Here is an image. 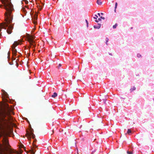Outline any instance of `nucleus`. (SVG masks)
Segmentation results:
<instances>
[{
    "mask_svg": "<svg viewBox=\"0 0 154 154\" xmlns=\"http://www.w3.org/2000/svg\"><path fill=\"white\" fill-rule=\"evenodd\" d=\"M13 109L11 106L5 103L3 106L0 103V154H18L14 149L11 148L7 136H10L15 124L11 113Z\"/></svg>",
    "mask_w": 154,
    "mask_h": 154,
    "instance_id": "obj_1",
    "label": "nucleus"
},
{
    "mask_svg": "<svg viewBox=\"0 0 154 154\" xmlns=\"http://www.w3.org/2000/svg\"><path fill=\"white\" fill-rule=\"evenodd\" d=\"M1 1L3 5L6 12L5 14L6 22L0 23V31L2 30V29L6 30L8 25L12 22L13 15H11V12L14 10L13 5L8 0H1ZM2 6V5H0V8Z\"/></svg>",
    "mask_w": 154,
    "mask_h": 154,
    "instance_id": "obj_2",
    "label": "nucleus"
},
{
    "mask_svg": "<svg viewBox=\"0 0 154 154\" xmlns=\"http://www.w3.org/2000/svg\"><path fill=\"white\" fill-rule=\"evenodd\" d=\"M26 38L27 40L29 43L30 46H29V48H32H32H35V42L33 41V39L35 38L34 35H31L29 34H28L27 35Z\"/></svg>",
    "mask_w": 154,
    "mask_h": 154,
    "instance_id": "obj_3",
    "label": "nucleus"
},
{
    "mask_svg": "<svg viewBox=\"0 0 154 154\" xmlns=\"http://www.w3.org/2000/svg\"><path fill=\"white\" fill-rule=\"evenodd\" d=\"M30 128L29 131L27 130L26 134V136L27 137L29 140H31V137H32L33 139H34L35 137V135L33 133L34 130L32 128L31 125H30Z\"/></svg>",
    "mask_w": 154,
    "mask_h": 154,
    "instance_id": "obj_4",
    "label": "nucleus"
},
{
    "mask_svg": "<svg viewBox=\"0 0 154 154\" xmlns=\"http://www.w3.org/2000/svg\"><path fill=\"white\" fill-rule=\"evenodd\" d=\"M21 42V41L20 40L18 41H15L14 43L12 44L11 47L12 50V54L13 56H16V53L17 52V50L15 48V47L20 44V43Z\"/></svg>",
    "mask_w": 154,
    "mask_h": 154,
    "instance_id": "obj_5",
    "label": "nucleus"
},
{
    "mask_svg": "<svg viewBox=\"0 0 154 154\" xmlns=\"http://www.w3.org/2000/svg\"><path fill=\"white\" fill-rule=\"evenodd\" d=\"M2 99L5 102H8V100L6 98L8 97V95L7 93L4 90H2Z\"/></svg>",
    "mask_w": 154,
    "mask_h": 154,
    "instance_id": "obj_6",
    "label": "nucleus"
},
{
    "mask_svg": "<svg viewBox=\"0 0 154 154\" xmlns=\"http://www.w3.org/2000/svg\"><path fill=\"white\" fill-rule=\"evenodd\" d=\"M8 28L6 30V31L8 34H11L12 32V31L13 29V27L12 26L10 25L8 26Z\"/></svg>",
    "mask_w": 154,
    "mask_h": 154,
    "instance_id": "obj_7",
    "label": "nucleus"
},
{
    "mask_svg": "<svg viewBox=\"0 0 154 154\" xmlns=\"http://www.w3.org/2000/svg\"><path fill=\"white\" fill-rule=\"evenodd\" d=\"M37 20V16H36L35 17H34V19H33V23L34 24H36V20Z\"/></svg>",
    "mask_w": 154,
    "mask_h": 154,
    "instance_id": "obj_8",
    "label": "nucleus"
},
{
    "mask_svg": "<svg viewBox=\"0 0 154 154\" xmlns=\"http://www.w3.org/2000/svg\"><path fill=\"white\" fill-rule=\"evenodd\" d=\"M98 24H99V26H94V28L97 29H99L101 27V25L100 24H99V23H98Z\"/></svg>",
    "mask_w": 154,
    "mask_h": 154,
    "instance_id": "obj_9",
    "label": "nucleus"
},
{
    "mask_svg": "<svg viewBox=\"0 0 154 154\" xmlns=\"http://www.w3.org/2000/svg\"><path fill=\"white\" fill-rule=\"evenodd\" d=\"M97 3L99 5H101L102 4V2L101 0H97Z\"/></svg>",
    "mask_w": 154,
    "mask_h": 154,
    "instance_id": "obj_10",
    "label": "nucleus"
},
{
    "mask_svg": "<svg viewBox=\"0 0 154 154\" xmlns=\"http://www.w3.org/2000/svg\"><path fill=\"white\" fill-rule=\"evenodd\" d=\"M57 96V94L56 92H54L53 94L52 95V97L55 98Z\"/></svg>",
    "mask_w": 154,
    "mask_h": 154,
    "instance_id": "obj_11",
    "label": "nucleus"
},
{
    "mask_svg": "<svg viewBox=\"0 0 154 154\" xmlns=\"http://www.w3.org/2000/svg\"><path fill=\"white\" fill-rule=\"evenodd\" d=\"M131 130L130 129H128V131H127V133L125 134H128L129 135H130V134L131 133Z\"/></svg>",
    "mask_w": 154,
    "mask_h": 154,
    "instance_id": "obj_12",
    "label": "nucleus"
},
{
    "mask_svg": "<svg viewBox=\"0 0 154 154\" xmlns=\"http://www.w3.org/2000/svg\"><path fill=\"white\" fill-rule=\"evenodd\" d=\"M136 89V88L135 87H133V88L130 89V90L131 92L135 90Z\"/></svg>",
    "mask_w": 154,
    "mask_h": 154,
    "instance_id": "obj_13",
    "label": "nucleus"
},
{
    "mask_svg": "<svg viewBox=\"0 0 154 154\" xmlns=\"http://www.w3.org/2000/svg\"><path fill=\"white\" fill-rule=\"evenodd\" d=\"M109 40V39H108V38H106V43L107 45H108V44L107 43L108 42Z\"/></svg>",
    "mask_w": 154,
    "mask_h": 154,
    "instance_id": "obj_14",
    "label": "nucleus"
},
{
    "mask_svg": "<svg viewBox=\"0 0 154 154\" xmlns=\"http://www.w3.org/2000/svg\"><path fill=\"white\" fill-rule=\"evenodd\" d=\"M127 152L128 154H133V151H127Z\"/></svg>",
    "mask_w": 154,
    "mask_h": 154,
    "instance_id": "obj_15",
    "label": "nucleus"
},
{
    "mask_svg": "<svg viewBox=\"0 0 154 154\" xmlns=\"http://www.w3.org/2000/svg\"><path fill=\"white\" fill-rule=\"evenodd\" d=\"M117 26V23H116L115 25L113 26V29H116Z\"/></svg>",
    "mask_w": 154,
    "mask_h": 154,
    "instance_id": "obj_16",
    "label": "nucleus"
},
{
    "mask_svg": "<svg viewBox=\"0 0 154 154\" xmlns=\"http://www.w3.org/2000/svg\"><path fill=\"white\" fill-rule=\"evenodd\" d=\"M137 57L138 58L140 57H141V55L139 54H137Z\"/></svg>",
    "mask_w": 154,
    "mask_h": 154,
    "instance_id": "obj_17",
    "label": "nucleus"
},
{
    "mask_svg": "<svg viewBox=\"0 0 154 154\" xmlns=\"http://www.w3.org/2000/svg\"><path fill=\"white\" fill-rule=\"evenodd\" d=\"M62 66L61 64L60 63L58 66H57V68L58 69L60 68Z\"/></svg>",
    "mask_w": 154,
    "mask_h": 154,
    "instance_id": "obj_18",
    "label": "nucleus"
},
{
    "mask_svg": "<svg viewBox=\"0 0 154 154\" xmlns=\"http://www.w3.org/2000/svg\"><path fill=\"white\" fill-rule=\"evenodd\" d=\"M117 6V2H116L115 3V9H116V8Z\"/></svg>",
    "mask_w": 154,
    "mask_h": 154,
    "instance_id": "obj_19",
    "label": "nucleus"
},
{
    "mask_svg": "<svg viewBox=\"0 0 154 154\" xmlns=\"http://www.w3.org/2000/svg\"><path fill=\"white\" fill-rule=\"evenodd\" d=\"M106 98H105L104 99H103V100L104 101V104H106Z\"/></svg>",
    "mask_w": 154,
    "mask_h": 154,
    "instance_id": "obj_20",
    "label": "nucleus"
},
{
    "mask_svg": "<svg viewBox=\"0 0 154 154\" xmlns=\"http://www.w3.org/2000/svg\"><path fill=\"white\" fill-rule=\"evenodd\" d=\"M95 17H94V18L95 19H97V18L98 17V16L96 15H95Z\"/></svg>",
    "mask_w": 154,
    "mask_h": 154,
    "instance_id": "obj_21",
    "label": "nucleus"
},
{
    "mask_svg": "<svg viewBox=\"0 0 154 154\" xmlns=\"http://www.w3.org/2000/svg\"><path fill=\"white\" fill-rule=\"evenodd\" d=\"M30 55V53H29V54H27V55H26V56L28 57H29Z\"/></svg>",
    "mask_w": 154,
    "mask_h": 154,
    "instance_id": "obj_22",
    "label": "nucleus"
},
{
    "mask_svg": "<svg viewBox=\"0 0 154 154\" xmlns=\"http://www.w3.org/2000/svg\"><path fill=\"white\" fill-rule=\"evenodd\" d=\"M100 18L101 19H102L103 20L105 19V18L104 17H102V16L100 17Z\"/></svg>",
    "mask_w": 154,
    "mask_h": 154,
    "instance_id": "obj_23",
    "label": "nucleus"
},
{
    "mask_svg": "<svg viewBox=\"0 0 154 154\" xmlns=\"http://www.w3.org/2000/svg\"><path fill=\"white\" fill-rule=\"evenodd\" d=\"M33 146L35 148L37 147V146L36 145L33 144Z\"/></svg>",
    "mask_w": 154,
    "mask_h": 154,
    "instance_id": "obj_24",
    "label": "nucleus"
},
{
    "mask_svg": "<svg viewBox=\"0 0 154 154\" xmlns=\"http://www.w3.org/2000/svg\"><path fill=\"white\" fill-rule=\"evenodd\" d=\"M85 21H86V23H87V26H88V21H87L86 20Z\"/></svg>",
    "mask_w": 154,
    "mask_h": 154,
    "instance_id": "obj_25",
    "label": "nucleus"
},
{
    "mask_svg": "<svg viewBox=\"0 0 154 154\" xmlns=\"http://www.w3.org/2000/svg\"><path fill=\"white\" fill-rule=\"evenodd\" d=\"M101 18H99V19H98V21H101Z\"/></svg>",
    "mask_w": 154,
    "mask_h": 154,
    "instance_id": "obj_26",
    "label": "nucleus"
},
{
    "mask_svg": "<svg viewBox=\"0 0 154 154\" xmlns=\"http://www.w3.org/2000/svg\"><path fill=\"white\" fill-rule=\"evenodd\" d=\"M39 7H40V8L39 9H40V10H41L42 9V7H40V6H39Z\"/></svg>",
    "mask_w": 154,
    "mask_h": 154,
    "instance_id": "obj_27",
    "label": "nucleus"
},
{
    "mask_svg": "<svg viewBox=\"0 0 154 154\" xmlns=\"http://www.w3.org/2000/svg\"><path fill=\"white\" fill-rule=\"evenodd\" d=\"M97 14H98V15H99V16H100V13H98Z\"/></svg>",
    "mask_w": 154,
    "mask_h": 154,
    "instance_id": "obj_28",
    "label": "nucleus"
},
{
    "mask_svg": "<svg viewBox=\"0 0 154 154\" xmlns=\"http://www.w3.org/2000/svg\"><path fill=\"white\" fill-rule=\"evenodd\" d=\"M95 21L96 22H98V20H95Z\"/></svg>",
    "mask_w": 154,
    "mask_h": 154,
    "instance_id": "obj_29",
    "label": "nucleus"
},
{
    "mask_svg": "<svg viewBox=\"0 0 154 154\" xmlns=\"http://www.w3.org/2000/svg\"><path fill=\"white\" fill-rule=\"evenodd\" d=\"M36 139L35 140H34V141L33 142H36Z\"/></svg>",
    "mask_w": 154,
    "mask_h": 154,
    "instance_id": "obj_30",
    "label": "nucleus"
},
{
    "mask_svg": "<svg viewBox=\"0 0 154 154\" xmlns=\"http://www.w3.org/2000/svg\"><path fill=\"white\" fill-rule=\"evenodd\" d=\"M28 3V1H26V4H27Z\"/></svg>",
    "mask_w": 154,
    "mask_h": 154,
    "instance_id": "obj_31",
    "label": "nucleus"
},
{
    "mask_svg": "<svg viewBox=\"0 0 154 154\" xmlns=\"http://www.w3.org/2000/svg\"><path fill=\"white\" fill-rule=\"evenodd\" d=\"M109 55L112 56V54L111 53H109Z\"/></svg>",
    "mask_w": 154,
    "mask_h": 154,
    "instance_id": "obj_32",
    "label": "nucleus"
},
{
    "mask_svg": "<svg viewBox=\"0 0 154 154\" xmlns=\"http://www.w3.org/2000/svg\"><path fill=\"white\" fill-rule=\"evenodd\" d=\"M101 14L102 15H103V13H101Z\"/></svg>",
    "mask_w": 154,
    "mask_h": 154,
    "instance_id": "obj_33",
    "label": "nucleus"
},
{
    "mask_svg": "<svg viewBox=\"0 0 154 154\" xmlns=\"http://www.w3.org/2000/svg\"><path fill=\"white\" fill-rule=\"evenodd\" d=\"M54 130H52V132H53V133H54Z\"/></svg>",
    "mask_w": 154,
    "mask_h": 154,
    "instance_id": "obj_34",
    "label": "nucleus"
},
{
    "mask_svg": "<svg viewBox=\"0 0 154 154\" xmlns=\"http://www.w3.org/2000/svg\"><path fill=\"white\" fill-rule=\"evenodd\" d=\"M15 59H16V58H14V60H15Z\"/></svg>",
    "mask_w": 154,
    "mask_h": 154,
    "instance_id": "obj_35",
    "label": "nucleus"
},
{
    "mask_svg": "<svg viewBox=\"0 0 154 154\" xmlns=\"http://www.w3.org/2000/svg\"><path fill=\"white\" fill-rule=\"evenodd\" d=\"M33 51H35V49H33Z\"/></svg>",
    "mask_w": 154,
    "mask_h": 154,
    "instance_id": "obj_36",
    "label": "nucleus"
},
{
    "mask_svg": "<svg viewBox=\"0 0 154 154\" xmlns=\"http://www.w3.org/2000/svg\"><path fill=\"white\" fill-rule=\"evenodd\" d=\"M100 122L101 123H102V121H101V120H100Z\"/></svg>",
    "mask_w": 154,
    "mask_h": 154,
    "instance_id": "obj_37",
    "label": "nucleus"
},
{
    "mask_svg": "<svg viewBox=\"0 0 154 154\" xmlns=\"http://www.w3.org/2000/svg\"><path fill=\"white\" fill-rule=\"evenodd\" d=\"M27 121L29 123V121L27 120Z\"/></svg>",
    "mask_w": 154,
    "mask_h": 154,
    "instance_id": "obj_38",
    "label": "nucleus"
},
{
    "mask_svg": "<svg viewBox=\"0 0 154 154\" xmlns=\"http://www.w3.org/2000/svg\"><path fill=\"white\" fill-rule=\"evenodd\" d=\"M116 9H115V12H116Z\"/></svg>",
    "mask_w": 154,
    "mask_h": 154,
    "instance_id": "obj_39",
    "label": "nucleus"
},
{
    "mask_svg": "<svg viewBox=\"0 0 154 154\" xmlns=\"http://www.w3.org/2000/svg\"><path fill=\"white\" fill-rule=\"evenodd\" d=\"M82 125H81V126L80 127V128H81V127H82Z\"/></svg>",
    "mask_w": 154,
    "mask_h": 154,
    "instance_id": "obj_40",
    "label": "nucleus"
},
{
    "mask_svg": "<svg viewBox=\"0 0 154 154\" xmlns=\"http://www.w3.org/2000/svg\"><path fill=\"white\" fill-rule=\"evenodd\" d=\"M132 28H133V27H131V29H132Z\"/></svg>",
    "mask_w": 154,
    "mask_h": 154,
    "instance_id": "obj_41",
    "label": "nucleus"
},
{
    "mask_svg": "<svg viewBox=\"0 0 154 154\" xmlns=\"http://www.w3.org/2000/svg\"><path fill=\"white\" fill-rule=\"evenodd\" d=\"M94 152H92V153L93 154L94 153Z\"/></svg>",
    "mask_w": 154,
    "mask_h": 154,
    "instance_id": "obj_42",
    "label": "nucleus"
}]
</instances>
